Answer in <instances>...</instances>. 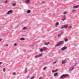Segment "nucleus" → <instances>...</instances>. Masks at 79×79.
I'll return each instance as SVG.
<instances>
[{
    "instance_id": "393cba45",
    "label": "nucleus",
    "mask_w": 79,
    "mask_h": 79,
    "mask_svg": "<svg viewBox=\"0 0 79 79\" xmlns=\"http://www.w3.org/2000/svg\"><path fill=\"white\" fill-rule=\"evenodd\" d=\"M13 75H16V73L14 72L13 73Z\"/></svg>"
},
{
    "instance_id": "c756f323",
    "label": "nucleus",
    "mask_w": 79,
    "mask_h": 79,
    "mask_svg": "<svg viewBox=\"0 0 79 79\" xmlns=\"http://www.w3.org/2000/svg\"><path fill=\"white\" fill-rule=\"evenodd\" d=\"M66 12H64V13H63V14H66Z\"/></svg>"
},
{
    "instance_id": "423d86ee",
    "label": "nucleus",
    "mask_w": 79,
    "mask_h": 79,
    "mask_svg": "<svg viewBox=\"0 0 79 79\" xmlns=\"http://www.w3.org/2000/svg\"><path fill=\"white\" fill-rule=\"evenodd\" d=\"M13 11L11 10H10L9 11H8V12L6 13V14L8 15L10 14V13H12Z\"/></svg>"
},
{
    "instance_id": "4c0bfd02",
    "label": "nucleus",
    "mask_w": 79,
    "mask_h": 79,
    "mask_svg": "<svg viewBox=\"0 0 79 79\" xmlns=\"http://www.w3.org/2000/svg\"><path fill=\"white\" fill-rule=\"evenodd\" d=\"M72 70H73V67L72 68Z\"/></svg>"
},
{
    "instance_id": "f704fd0d",
    "label": "nucleus",
    "mask_w": 79,
    "mask_h": 79,
    "mask_svg": "<svg viewBox=\"0 0 79 79\" xmlns=\"http://www.w3.org/2000/svg\"><path fill=\"white\" fill-rule=\"evenodd\" d=\"M1 64H2V62H0V65Z\"/></svg>"
},
{
    "instance_id": "0eeeda50",
    "label": "nucleus",
    "mask_w": 79,
    "mask_h": 79,
    "mask_svg": "<svg viewBox=\"0 0 79 79\" xmlns=\"http://www.w3.org/2000/svg\"><path fill=\"white\" fill-rule=\"evenodd\" d=\"M66 63V60H63L62 62V64H65Z\"/></svg>"
},
{
    "instance_id": "473e14b6",
    "label": "nucleus",
    "mask_w": 79,
    "mask_h": 79,
    "mask_svg": "<svg viewBox=\"0 0 79 79\" xmlns=\"http://www.w3.org/2000/svg\"><path fill=\"white\" fill-rule=\"evenodd\" d=\"M1 41H2V39H0V42H1Z\"/></svg>"
},
{
    "instance_id": "f8f14e48",
    "label": "nucleus",
    "mask_w": 79,
    "mask_h": 79,
    "mask_svg": "<svg viewBox=\"0 0 79 79\" xmlns=\"http://www.w3.org/2000/svg\"><path fill=\"white\" fill-rule=\"evenodd\" d=\"M31 13V10H28L27 11V13Z\"/></svg>"
},
{
    "instance_id": "c85d7f7f",
    "label": "nucleus",
    "mask_w": 79,
    "mask_h": 79,
    "mask_svg": "<svg viewBox=\"0 0 79 79\" xmlns=\"http://www.w3.org/2000/svg\"><path fill=\"white\" fill-rule=\"evenodd\" d=\"M44 70H45L46 69V67H44Z\"/></svg>"
},
{
    "instance_id": "72a5a7b5",
    "label": "nucleus",
    "mask_w": 79,
    "mask_h": 79,
    "mask_svg": "<svg viewBox=\"0 0 79 79\" xmlns=\"http://www.w3.org/2000/svg\"><path fill=\"white\" fill-rule=\"evenodd\" d=\"M53 63H56V62H53Z\"/></svg>"
},
{
    "instance_id": "ddd939ff",
    "label": "nucleus",
    "mask_w": 79,
    "mask_h": 79,
    "mask_svg": "<svg viewBox=\"0 0 79 79\" xmlns=\"http://www.w3.org/2000/svg\"><path fill=\"white\" fill-rule=\"evenodd\" d=\"M58 24H59V23L57 22L56 23V27H57V26H58Z\"/></svg>"
},
{
    "instance_id": "b1692460",
    "label": "nucleus",
    "mask_w": 79,
    "mask_h": 79,
    "mask_svg": "<svg viewBox=\"0 0 79 79\" xmlns=\"http://www.w3.org/2000/svg\"><path fill=\"white\" fill-rule=\"evenodd\" d=\"M27 69H25V73H27Z\"/></svg>"
},
{
    "instance_id": "4468645a",
    "label": "nucleus",
    "mask_w": 79,
    "mask_h": 79,
    "mask_svg": "<svg viewBox=\"0 0 79 79\" xmlns=\"http://www.w3.org/2000/svg\"><path fill=\"white\" fill-rule=\"evenodd\" d=\"M57 74H58V73H55L54 75V76L55 77L56 76H57Z\"/></svg>"
},
{
    "instance_id": "c9c22d12",
    "label": "nucleus",
    "mask_w": 79,
    "mask_h": 79,
    "mask_svg": "<svg viewBox=\"0 0 79 79\" xmlns=\"http://www.w3.org/2000/svg\"><path fill=\"white\" fill-rule=\"evenodd\" d=\"M64 18H65V16L64 17Z\"/></svg>"
},
{
    "instance_id": "7ed1b4c3",
    "label": "nucleus",
    "mask_w": 79,
    "mask_h": 79,
    "mask_svg": "<svg viewBox=\"0 0 79 79\" xmlns=\"http://www.w3.org/2000/svg\"><path fill=\"white\" fill-rule=\"evenodd\" d=\"M66 48H67V47L66 46H64L61 48V50L62 51H63L65 49H66Z\"/></svg>"
},
{
    "instance_id": "aec40b11",
    "label": "nucleus",
    "mask_w": 79,
    "mask_h": 79,
    "mask_svg": "<svg viewBox=\"0 0 79 79\" xmlns=\"http://www.w3.org/2000/svg\"><path fill=\"white\" fill-rule=\"evenodd\" d=\"M20 40H24V38H21L20 39Z\"/></svg>"
},
{
    "instance_id": "6e6552de",
    "label": "nucleus",
    "mask_w": 79,
    "mask_h": 79,
    "mask_svg": "<svg viewBox=\"0 0 79 79\" xmlns=\"http://www.w3.org/2000/svg\"><path fill=\"white\" fill-rule=\"evenodd\" d=\"M30 2V0H26L25 2L26 3H29Z\"/></svg>"
},
{
    "instance_id": "a211bd4d",
    "label": "nucleus",
    "mask_w": 79,
    "mask_h": 79,
    "mask_svg": "<svg viewBox=\"0 0 79 79\" xmlns=\"http://www.w3.org/2000/svg\"><path fill=\"white\" fill-rule=\"evenodd\" d=\"M43 48L44 51H45V50H47V48L44 47V48Z\"/></svg>"
},
{
    "instance_id": "f3484780",
    "label": "nucleus",
    "mask_w": 79,
    "mask_h": 79,
    "mask_svg": "<svg viewBox=\"0 0 79 79\" xmlns=\"http://www.w3.org/2000/svg\"><path fill=\"white\" fill-rule=\"evenodd\" d=\"M25 29H27V28L26 27H24L23 28V30H25Z\"/></svg>"
},
{
    "instance_id": "f257e3e1",
    "label": "nucleus",
    "mask_w": 79,
    "mask_h": 79,
    "mask_svg": "<svg viewBox=\"0 0 79 79\" xmlns=\"http://www.w3.org/2000/svg\"><path fill=\"white\" fill-rule=\"evenodd\" d=\"M68 75H63L60 76V79H64V77H68Z\"/></svg>"
},
{
    "instance_id": "20e7f679",
    "label": "nucleus",
    "mask_w": 79,
    "mask_h": 79,
    "mask_svg": "<svg viewBox=\"0 0 79 79\" xmlns=\"http://www.w3.org/2000/svg\"><path fill=\"white\" fill-rule=\"evenodd\" d=\"M42 55V54L41 53L40 54H39L38 55L36 56L35 57V58H37V57H40V56H41Z\"/></svg>"
},
{
    "instance_id": "a878e982",
    "label": "nucleus",
    "mask_w": 79,
    "mask_h": 79,
    "mask_svg": "<svg viewBox=\"0 0 79 79\" xmlns=\"http://www.w3.org/2000/svg\"><path fill=\"white\" fill-rule=\"evenodd\" d=\"M71 27H71V26H70L69 27V29L71 28Z\"/></svg>"
},
{
    "instance_id": "2eb2a0df",
    "label": "nucleus",
    "mask_w": 79,
    "mask_h": 79,
    "mask_svg": "<svg viewBox=\"0 0 79 79\" xmlns=\"http://www.w3.org/2000/svg\"><path fill=\"white\" fill-rule=\"evenodd\" d=\"M60 45V43H59V44H57L56 45V47H58V46H59V45Z\"/></svg>"
},
{
    "instance_id": "2f4dec72",
    "label": "nucleus",
    "mask_w": 79,
    "mask_h": 79,
    "mask_svg": "<svg viewBox=\"0 0 79 79\" xmlns=\"http://www.w3.org/2000/svg\"><path fill=\"white\" fill-rule=\"evenodd\" d=\"M34 79V77H32L31 78V79Z\"/></svg>"
},
{
    "instance_id": "4be33fe9",
    "label": "nucleus",
    "mask_w": 79,
    "mask_h": 79,
    "mask_svg": "<svg viewBox=\"0 0 79 79\" xmlns=\"http://www.w3.org/2000/svg\"><path fill=\"white\" fill-rule=\"evenodd\" d=\"M67 41H68V39H65V42H67Z\"/></svg>"
},
{
    "instance_id": "dca6fc26",
    "label": "nucleus",
    "mask_w": 79,
    "mask_h": 79,
    "mask_svg": "<svg viewBox=\"0 0 79 79\" xmlns=\"http://www.w3.org/2000/svg\"><path fill=\"white\" fill-rule=\"evenodd\" d=\"M45 45H48V44H49V43L48 42V43H45Z\"/></svg>"
},
{
    "instance_id": "9b49d317",
    "label": "nucleus",
    "mask_w": 79,
    "mask_h": 79,
    "mask_svg": "<svg viewBox=\"0 0 79 79\" xmlns=\"http://www.w3.org/2000/svg\"><path fill=\"white\" fill-rule=\"evenodd\" d=\"M63 34V32H62L60 34H58V37H60V36H61L62 34Z\"/></svg>"
},
{
    "instance_id": "cd10ccee",
    "label": "nucleus",
    "mask_w": 79,
    "mask_h": 79,
    "mask_svg": "<svg viewBox=\"0 0 79 79\" xmlns=\"http://www.w3.org/2000/svg\"><path fill=\"white\" fill-rule=\"evenodd\" d=\"M5 68H4L3 69V71H4V72H5Z\"/></svg>"
},
{
    "instance_id": "5701e85b",
    "label": "nucleus",
    "mask_w": 79,
    "mask_h": 79,
    "mask_svg": "<svg viewBox=\"0 0 79 79\" xmlns=\"http://www.w3.org/2000/svg\"><path fill=\"white\" fill-rule=\"evenodd\" d=\"M8 2V1L7 0L4 3H7V2Z\"/></svg>"
},
{
    "instance_id": "412c9836",
    "label": "nucleus",
    "mask_w": 79,
    "mask_h": 79,
    "mask_svg": "<svg viewBox=\"0 0 79 79\" xmlns=\"http://www.w3.org/2000/svg\"><path fill=\"white\" fill-rule=\"evenodd\" d=\"M16 5V3H14L13 4V6H14Z\"/></svg>"
},
{
    "instance_id": "bb28decb",
    "label": "nucleus",
    "mask_w": 79,
    "mask_h": 79,
    "mask_svg": "<svg viewBox=\"0 0 79 79\" xmlns=\"http://www.w3.org/2000/svg\"><path fill=\"white\" fill-rule=\"evenodd\" d=\"M14 45L15 46H16V45H17V44H15Z\"/></svg>"
},
{
    "instance_id": "9d476101",
    "label": "nucleus",
    "mask_w": 79,
    "mask_h": 79,
    "mask_svg": "<svg viewBox=\"0 0 79 79\" xmlns=\"http://www.w3.org/2000/svg\"><path fill=\"white\" fill-rule=\"evenodd\" d=\"M78 6H73V8H78Z\"/></svg>"
},
{
    "instance_id": "6ab92c4d",
    "label": "nucleus",
    "mask_w": 79,
    "mask_h": 79,
    "mask_svg": "<svg viewBox=\"0 0 79 79\" xmlns=\"http://www.w3.org/2000/svg\"><path fill=\"white\" fill-rule=\"evenodd\" d=\"M40 52H43V51H44V49H40Z\"/></svg>"
},
{
    "instance_id": "7c9ffc66",
    "label": "nucleus",
    "mask_w": 79,
    "mask_h": 79,
    "mask_svg": "<svg viewBox=\"0 0 79 79\" xmlns=\"http://www.w3.org/2000/svg\"><path fill=\"white\" fill-rule=\"evenodd\" d=\"M43 79V78L42 77H41L39 78V79Z\"/></svg>"
},
{
    "instance_id": "f03ea898",
    "label": "nucleus",
    "mask_w": 79,
    "mask_h": 79,
    "mask_svg": "<svg viewBox=\"0 0 79 79\" xmlns=\"http://www.w3.org/2000/svg\"><path fill=\"white\" fill-rule=\"evenodd\" d=\"M68 25H64L62 27L61 29H64V28L67 29V28H68Z\"/></svg>"
},
{
    "instance_id": "39448f33",
    "label": "nucleus",
    "mask_w": 79,
    "mask_h": 79,
    "mask_svg": "<svg viewBox=\"0 0 79 79\" xmlns=\"http://www.w3.org/2000/svg\"><path fill=\"white\" fill-rule=\"evenodd\" d=\"M64 42L63 41H62L59 42V44L60 45H61L62 44H64Z\"/></svg>"
},
{
    "instance_id": "e433bc0d",
    "label": "nucleus",
    "mask_w": 79,
    "mask_h": 79,
    "mask_svg": "<svg viewBox=\"0 0 79 79\" xmlns=\"http://www.w3.org/2000/svg\"><path fill=\"white\" fill-rule=\"evenodd\" d=\"M8 44H6V46H8Z\"/></svg>"
},
{
    "instance_id": "1a4fd4ad",
    "label": "nucleus",
    "mask_w": 79,
    "mask_h": 79,
    "mask_svg": "<svg viewBox=\"0 0 79 79\" xmlns=\"http://www.w3.org/2000/svg\"><path fill=\"white\" fill-rule=\"evenodd\" d=\"M57 71H58V69L56 70H52V72L53 73H55V72H57Z\"/></svg>"
}]
</instances>
